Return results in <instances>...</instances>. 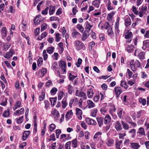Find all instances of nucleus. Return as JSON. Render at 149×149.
<instances>
[{
    "mask_svg": "<svg viewBox=\"0 0 149 149\" xmlns=\"http://www.w3.org/2000/svg\"><path fill=\"white\" fill-rule=\"evenodd\" d=\"M93 90L92 88H90L87 91V95L88 98H91L94 94Z\"/></svg>",
    "mask_w": 149,
    "mask_h": 149,
    "instance_id": "14",
    "label": "nucleus"
},
{
    "mask_svg": "<svg viewBox=\"0 0 149 149\" xmlns=\"http://www.w3.org/2000/svg\"><path fill=\"white\" fill-rule=\"evenodd\" d=\"M76 95L77 96L83 97V99L84 100L86 99V94L84 92H81L78 90H76Z\"/></svg>",
    "mask_w": 149,
    "mask_h": 149,
    "instance_id": "5",
    "label": "nucleus"
},
{
    "mask_svg": "<svg viewBox=\"0 0 149 149\" xmlns=\"http://www.w3.org/2000/svg\"><path fill=\"white\" fill-rule=\"evenodd\" d=\"M61 39V38L60 37V34L59 33H56L55 41L57 42H59L60 40Z\"/></svg>",
    "mask_w": 149,
    "mask_h": 149,
    "instance_id": "51",
    "label": "nucleus"
},
{
    "mask_svg": "<svg viewBox=\"0 0 149 149\" xmlns=\"http://www.w3.org/2000/svg\"><path fill=\"white\" fill-rule=\"evenodd\" d=\"M45 93L44 92H42V93L41 95L39 96L38 98L39 100L40 101H41L43 100L45 97Z\"/></svg>",
    "mask_w": 149,
    "mask_h": 149,
    "instance_id": "46",
    "label": "nucleus"
},
{
    "mask_svg": "<svg viewBox=\"0 0 149 149\" xmlns=\"http://www.w3.org/2000/svg\"><path fill=\"white\" fill-rule=\"evenodd\" d=\"M49 9L48 7H47L45 10L42 12V14L43 15H46L47 14L48 10Z\"/></svg>",
    "mask_w": 149,
    "mask_h": 149,
    "instance_id": "61",
    "label": "nucleus"
},
{
    "mask_svg": "<svg viewBox=\"0 0 149 149\" xmlns=\"http://www.w3.org/2000/svg\"><path fill=\"white\" fill-rule=\"evenodd\" d=\"M100 3V0H93V1L92 2V4L95 7L98 8Z\"/></svg>",
    "mask_w": 149,
    "mask_h": 149,
    "instance_id": "12",
    "label": "nucleus"
},
{
    "mask_svg": "<svg viewBox=\"0 0 149 149\" xmlns=\"http://www.w3.org/2000/svg\"><path fill=\"white\" fill-rule=\"evenodd\" d=\"M115 128L116 130L118 131H120L122 129L121 124L119 121H117L116 123Z\"/></svg>",
    "mask_w": 149,
    "mask_h": 149,
    "instance_id": "11",
    "label": "nucleus"
},
{
    "mask_svg": "<svg viewBox=\"0 0 149 149\" xmlns=\"http://www.w3.org/2000/svg\"><path fill=\"white\" fill-rule=\"evenodd\" d=\"M40 16V15L36 16V19L34 20V22L35 25H37L38 23H40L41 21L40 19H38L36 20L37 18H39Z\"/></svg>",
    "mask_w": 149,
    "mask_h": 149,
    "instance_id": "37",
    "label": "nucleus"
},
{
    "mask_svg": "<svg viewBox=\"0 0 149 149\" xmlns=\"http://www.w3.org/2000/svg\"><path fill=\"white\" fill-rule=\"evenodd\" d=\"M145 53L143 52H140L138 55V56L140 59H143L145 58Z\"/></svg>",
    "mask_w": 149,
    "mask_h": 149,
    "instance_id": "31",
    "label": "nucleus"
},
{
    "mask_svg": "<svg viewBox=\"0 0 149 149\" xmlns=\"http://www.w3.org/2000/svg\"><path fill=\"white\" fill-rule=\"evenodd\" d=\"M11 45L10 44L7 43L4 44L3 45V49L5 51H7L8 48L10 47Z\"/></svg>",
    "mask_w": 149,
    "mask_h": 149,
    "instance_id": "30",
    "label": "nucleus"
},
{
    "mask_svg": "<svg viewBox=\"0 0 149 149\" xmlns=\"http://www.w3.org/2000/svg\"><path fill=\"white\" fill-rule=\"evenodd\" d=\"M58 65L57 63L56 62H54L52 64V67L53 68L56 70V69H57V68Z\"/></svg>",
    "mask_w": 149,
    "mask_h": 149,
    "instance_id": "63",
    "label": "nucleus"
},
{
    "mask_svg": "<svg viewBox=\"0 0 149 149\" xmlns=\"http://www.w3.org/2000/svg\"><path fill=\"white\" fill-rule=\"evenodd\" d=\"M137 133H138L142 135H145L144 129L142 127H141L139 128Z\"/></svg>",
    "mask_w": 149,
    "mask_h": 149,
    "instance_id": "23",
    "label": "nucleus"
},
{
    "mask_svg": "<svg viewBox=\"0 0 149 149\" xmlns=\"http://www.w3.org/2000/svg\"><path fill=\"white\" fill-rule=\"evenodd\" d=\"M59 66L62 69V71L64 73L66 72V64L64 61L61 60L59 63Z\"/></svg>",
    "mask_w": 149,
    "mask_h": 149,
    "instance_id": "3",
    "label": "nucleus"
},
{
    "mask_svg": "<svg viewBox=\"0 0 149 149\" xmlns=\"http://www.w3.org/2000/svg\"><path fill=\"white\" fill-rule=\"evenodd\" d=\"M130 65L131 68L133 71H136L137 68H139L141 65L140 62L137 60H136L135 61L134 60H131Z\"/></svg>",
    "mask_w": 149,
    "mask_h": 149,
    "instance_id": "1",
    "label": "nucleus"
},
{
    "mask_svg": "<svg viewBox=\"0 0 149 149\" xmlns=\"http://www.w3.org/2000/svg\"><path fill=\"white\" fill-rule=\"evenodd\" d=\"M77 77V76H74L72 75L71 73L69 74V80L70 81L73 80L75 78Z\"/></svg>",
    "mask_w": 149,
    "mask_h": 149,
    "instance_id": "49",
    "label": "nucleus"
},
{
    "mask_svg": "<svg viewBox=\"0 0 149 149\" xmlns=\"http://www.w3.org/2000/svg\"><path fill=\"white\" fill-rule=\"evenodd\" d=\"M23 116H22L20 117L19 118H17L16 120L17 122V123L18 124H20L23 121Z\"/></svg>",
    "mask_w": 149,
    "mask_h": 149,
    "instance_id": "45",
    "label": "nucleus"
},
{
    "mask_svg": "<svg viewBox=\"0 0 149 149\" xmlns=\"http://www.w3.org/2000/svg\"><path fill=\"white\" fill-rule=\"evenodd\" d=\"M110 25L109 22H105L104 26V28L105 30H107L108 28H110Z\"/></svg>",
    "mask_w": 149,
    "mask_h": 149,
    "instance_id": "53",
    "label": "nucleus"
},
{
    "mask_svg": "<svg viewBox=\"0 0 149 149\" xmlns=\"http://www.w3.org/2000/svg\"><path fill=\"white\" fill-rule=\"evenodd\" d=\"M51 114L56 120H57L60 116L59 113L58 111L54 109L52 110Z\"/></svg>",
    "mask_w": 149,
    "mask_h": 149,
    "instance_id": "4",
    "label": "nucleus"
},
{
    "mask_svg": "<svg viewBox=\"0 0 149 149\" xmlns=\"http://www.w3.org/2000/svg\"><path fill=\"white\" fill-rule=\"evenodd\" d=\"M92 27V26L90 24H89L88 22H86V23L85 29L87 30L86 31H87L88 32H89L91 30V28Z\"/></svg>",
    "mask_w": 149,
    "mask_h": 149,
    "instance_id": "22",
    "label": "nucleus"
},
{
    "mask_svg": "<svg viewBox=\"0 0 149 149\" xmlns=\"http://www.w3.org/2000/svg\"><path fill=\"white\" fill-rule=\"evenodd\" d=\"M88 105L86 107H88L89 109H91L95 106L94 103H88Z\"/></svg>",
    "mask_w": 149,
    "mask_h": 149,
    "instance_id": "57",
    "label": "nucleus"
},
{
    "mask_svg": "<svg viewBox=\"0 0 149 149\" xmlns=\"http://www.w3.org/2000/svg\"><path fill=\"white\" fill-rule=\"evenodd\" d=\"M42 62L43 60L42 58H40L39 59H38L37 62L38 65L39 66H40L41 64H42Z\"/></svg>",
    "mask_w": 149,
    "mask_h": 149,
    "instance_id": "59",
    "label": "nucleus"
},
{
    "mask_svg": "<svg viewBox=\"0 0 149 149\" xmlns=\"http://www.w3.org/2000/svg\"><path fill=\"white\" fill-rule=\"evenodd\" d=\"M67 89L68 93L70 94H72L74 91L73 87L71 85H69L67 86Z\"/></svg>",
    "mask_w": 149,
    "mask_h": 149,
    "instance_id": "26",
    "label": "nucleus"
},
{
    "mask_svg": "<svg viewBox=\"0 0 149 149\" xmlns=\"http://www.w3.org/2000/svg\"><path fill=\"white\" fill-rule=\"evenodd\" d=\"M72 146L74 148H76L77 147V141L76 139L73 140L72 141Z\"/></svg>",
    "mask_w": 149,
    "mask_h": 149,
    "instance_id": "27",
    "label": "nucleus"
},
{
    "mask_svg": "<svg viewBox=\"0 0 149 149\" xmlns=\"http://www.w3.org/2000/svg\"><path fill=\"white\" fill-rule=\"evenodd\" d=\"M60 139H61L63 141H65L67 140L66 135L65 134H62L61 136Z\"/></svg>",
    "mask_w": 149,
    "mask_h": 149,
    "instance_id": "42",
    "label": "nucleus"
},
{
    "mask_svg": "<svg viewBox=\"0 0 149 149\" xmlns=\"http://www.w3.org/2000/svg\"><path fill=\"white\" fill-rule=\"evenodd\" d=\"M14 54H15L14 50L13 49H10L8 52H6L4 57L7 58H9L12 57Z\"/></svg>",
    "mask_w": 149,
    "mask_h": 149,
    "instance_id": "6",
    "label": "nucleus"
},
{
    "mask_svg": "<svg viewBox=\"0 0 149 149\" xmlns=\"http://www.w3.org/2000/svg\"><path fill=\"white\" fill-rule=\"evenodd\" d=\"M132 11L135 14H138V11L137 10L136 8L134 6H132Z\"/></svg>",
    "mask_w": 149,
    "mask_h": 149,
    "instance_id": "64",
    "label": "nucleus"
},
{
    "mask_svg": "<svg viewBox=\"0 0 149 149\" xmlns=\"http://www.w3.org/2000/svg\"><path fill=\"white\" fill-rule=\"evenodd\" d=\"M47 25L46 24H43L41 26V31H42L45 30L46 29V28L47 27Z\"/></svg>",
    "mask_w": 149,
    "mask_h": 149,
    "instance_id": "62",
    "label": "nucleus"
},
{
    "mask_svg": "<svg viewBox=\"0 0 149 149\" xmlns=\"http://www.w3.org/2000/svg\"><path fill=\"white\" fill-rule=\"evenodd\" d=\"M74 44L75 49L78 51L80 50L81 49L84 50L85 49L84 44L78 40L74 41Z\"/></svg>",
    "mask_w": 149,
    "mask_h": 149,
    "instance_id": "2",
    "label": "nucleus"
},
{
    "mask_svg": "<svg viewBox=\"0 0 149 149\" xmlns=\"http://www.w3.org/2000/svg\"><path fill=\"white\" fill-rule=\"evenodd\" d=\"M122 141L121 140L117 141L116 142V146L117 149H120V146L122 143Z\"/></svg>",
    "mask_w": 149,
    "mask_h": 149,
    "instance_id": "33",
    "label": "nucleus"
},
{
    "mask_svg": "<svg viewBox=\"0 0 149 149\" xmlns=\"http://www.w3.org/2000/svg\"><path fill=\"white\" fill-rule=\"evenodd\" d=\"M71 143V141H68L66 143L65 147L66 149H70V145Z\"/></svg>",
    "mask_w": 149,
    "mask_h": 149,
    "instance_id": "58",
    "label": "nucleus"
},
{
    "mask_svg": "<svg viewBox=\"0 0 149 149\" xmlns=\"http://www.w3.org/2000/svg\"><path fill=\"white\" fill-rule=\"evenodd\" d=\"M107 32L108 35L109 36H111L113 34L112 29L111 27L109 28Z\"/></svg>",
    "mask_w": 149,
    "mask_h": 149,
    "instance_id": "56",
    "label": "nucleus"
},
{
    "mask_svg": "<svg viewBox=\"0 0 149 149\" xmlns=\"http://www.w3.org/2000/svg\"><path fill=\"white\" fill-rule=\"evenodd\" d=\"M125 21V24L127 27L131 23L130 18L128 16L126 17Z\"/></svg>",
    "mask_w": 149,
    "mask_h": 149,
    "instance_id": "13",
    "label": "nucleus"
},
{
    "mask_svg": "<svg viewBox=\"0 0 149 149\" xmlns=\"http://www.w3.org/2000/svg\"><path fill=\"white\" fill-rule=\"evenodd\" d=\"M82 61V60L81 58H79L77 62L76 63V65L77 67H79L81 64Z\"/></svg>",
    "mask_w": 149,
    "mask_h": 149,
    "instance_id": "52",
    "label": "nucleus"
},
{
    "mask_svg": "<svg viewBox=\"0 0 149 149\" xmlns=\"http://www.w3.org/2000/svg\"><path fill=\"white\" fill-rule=\"evenodd\" d=\"M132 36V33L131 32H128L125 35V38L127 39H130Z\"/></svg>",
    "mask_w": 149,
    "mask_h": 149,
    "instance_id": "41",
    "label": "nucleus"
},
{
    "mask_svg": "<svg viewBox=\"0 0 149 149\" xmlns=\"http://www.w3.org/2000/svg\"><path fill=\"white\" fill-rule=\"evenodd\" d=\"M80 33L77 31L76 29L74 28L72 29V35L74 38H76V35H79Z\"/></svg>",
    "mask_w": 149,
    "mask_h": 149,
    "instance_id": "28",
    "label": "nucleus"
},
{
    "mask_svg": "<svg viewBox=\"0 0 149 149\" xmlns=\"http://www.w3.org/2000/svg\"><path fill=\"white\" fill-rule=\"evenodd\" d=\"M131 146L133 149H138L140 146L139 144L137 143H131Z\"/></svg>",
    "mask_w": 149,
    "mask_h": 149,
    "instance_id": "19",
    "label": "nucleus"
},
{
    "mask_svg": "<svg viewBox=\"0 0 149 149\" xmlns=\"http://www.w3.org/2000/svg\"><path fill=\"white\" fill-rule=\"evenodd\" d=\"M28 131H25L23 134L22 138L23 140H25L28 137Z\"/></svg>",
    "mask_w": 149,
    "mask_h": 149,
    "instance_id": "35",
    "label": "nucleus"
},
{
    "mask_svg": "<svg viewBox=\"0 0 149 149\" xmlns=\"http://www.w3.org/2000/svg\"><path fill=\"white\" fill-rule=\"evenodd\" d=\"M61 133V131L60 130L57 129L56 130V137L57 138H58L59 135Z\"/></svg>",
    "mask_w": 149,
    "mask_h": 149,
    "instance_id": "60",
    "label": "nucleus"
},
{
    "mask_svg": "<svg viewBox=\"0 0 149 149\" xmlns=\"http://www.w3.org/2000/svg\"><path fill=\"white\" fill-rule=\"evenodd\" d=\"M134 47L133 45H129L126 48L127 51L129 53L131 52L134 50Z\"/></svg>",
    "mask_w": 149,
    "mask_h": 149,
    "instance_id": "15",
    "label": "nucleus"
},
{
    "mask_svg": "<svg viewBox=\"0 0 149 149\" xmlns=\"http://www.w3.org/2000/svg\"><path fill=\"white\" fill-rule=\"evenodd\" d=\"M54 49V47H49L47 50V52L49 54H52L53 52Z\"/></svg>",
    "mask_w": 149,
    "mask_h": 149,
    "instance_id": "40",
    "label": "nucleus"
},
{
    "mask_svg": "<svg viewBox=\"0 0 149 149\" xmlns=\"http://www.w3.org/2000/svg\"><path fill=\"white\" fill-rule=\"evenodd\" d=\"M104 123L105 124L109 123L111 120V118L109 115H107L104 118Z\"/></svg>",
    "mask_w": 149,
    "mask_h": 149,
    "instance_id": "18",
    "label": "nucleus"
},
{
    "mask_svg": "<svg viewBox=\"0 0 149 149\" xmlns=\"http://www.w3.org/2000/svg\"><path fill=\"white\" fill-rule=\"evenodd\" d=\"M24 109L21 108L20 110H18L14 112L15 114L17 115H19L24 113Z\"/></svg>",
    "mask_w": 149,
    "mask_h": 149,
    "instance_id": "25",
    "label": "nucleus"
},
{
    "mask_svg": "<svg viewBox=\"0 0 149 149\" xmlns=\"http://www.w3.org/2000/svg\"><path fill=\"white\" fill-rule=\"evenodd\" d=\"M9 115V111H5L3 112V116L4 117H8Z\"/></svg>",
    "mask_w": 149,
    "mask_h": 149,
    "instance_id": "54",
    "label": "nucleus"
},
{
    "mask_svg": "<svg viewBox=\"0 0 149 149\" xmlns=\"http://www.w3.org/2000/svg\"><path fill=\"white\" fill-rule=\"evenodd\" d=\"M121 123L123 126V128L125 130H128L129 128L128 125L123 121H121Z\"/></svg>",
    "mask_w": 149,
    "mask_h": 149,
    "instance_id": "36",
    "label": "nucleus"
},
{
    "mask_svg": "<svg viewBox=\"0 0 149 149\" xmlns=\"http://www.w3.org/2000/svg\"><path fill=\"white\" fill-rule=\"evenodd\" d=\"M114 143V141L113 139L111 138H108L106 140V143L108 146H111L113 145Z\"/></svg>",
    "mask_w": 149,
    "mask_h": 149,
    "instance_id": "7",
    "label": "nucleus"
},
{
    "mask_svg": "<svg viewBox=\"0 0 149 149\" xmlns=\"http://www.w3.org/2000/svg\"><path fill=\"white\" fill-rule=\"evenodd\" d=\"M146 47H149V40H144L143 42L142 49L144 50Z\"/></svg>",
    "mask_w": 149,
    "mask_h": 149,
    "instance_id": "16",
    "label": "nucleus"
},
{
    "mask_svg": "<svg viewBox=\"0 0 149 149\" xmlns=\"http://www.w3.org/2000/svg\"><path fill=\"white\" fill-rule=\"evenodd\" d=\"M27 26V23L23 20L22 21V23L20 25L19 28H20L23 31H25L26 30Z\"/></svg>",
    "mask_w": 149,
    "mask_h": 149,
    "instance_id": "9",
    "label": "nucleus"
},
{
    "mask_svg": "<svg viewBox=\"0 0 149 149\" xmlns=\"http://www.w3.org/2000/svg\"><path fill=\"white\" fill-rule=\"evenodd\" d=\"M89 32H88L87 31H85L84 32V34L82 40L83 41H84L86 40V39L87 38L89 35Z\"/></svg>",
    "mask_w": 149,
    "mask_h": 149,
    "instance_id": "20",
    "label": "nucleus"
},
{
    "mask_svg": "<svg viewBox=\"0 0 149 149\" xmlns=\"http://www.w3.org/2000/svg\"><path fill=\"white\" fill-rule=\"evenodd\" d=\"M96 119L99 126L101 127V125L103 124V121L104 120V118L101 117H97L96 118Z\"/></svg>",
    "mask_w": 149,
    "mask_h": 149,
    "instance_id": "17",
    "label": "nucleus"
},
{
    "mask_svg": "<svg viewBox=\"0 0 149 149\" xmlns=\"http://www.w3.org/2000/svg\"><path fill=\"white\" fill-rule=\"evenodd\" d=\"M110 106L111 108H110V110L111 111H113L114 112L115 111H116V109L114 104L111 103V104L110 105Z\"/></svg>",
    "mask_w": 149,
    "mask_h": 149,
    "instance_id": "55",
    "label": "nucleus"
},
{
    "mask_svg": "<svg viewBox=\"0 0 149 149\" xmlns=\"http://www.w3.org/2000/svg\"><path fill=\"white\" fill-rule=\"evenodd\" d=\"M76 114L79 120L82 119V111L80 109L77 108L76 109Z\"/></svg>",
    "mask_w": 149,
    "mask_h": 149,
    "instance_id": "8",
    "label": "nucleus"
},
{
    "mask_svg": "<svg viewBox=\"0 0 149 149\" xmlns=\"http://www.w3.org/2000/svg\"><path fill=\"white\" fill-rule=\"evenodd\" d=\"M49 14L50 15H51L53 14L55 10V6H51L49 7Z\"/></svg>",
    "mask_w": 149,
    "mask_h": 149,
    "instance_id": "24",
    "label": "nucleus"
},
{
    "mask_svg": "<svg viewBox=\"0 0 149 149\" xmlns=\"http://www.w3.org/2000/svg\"><path fill=\"white\" fill-rule=\"evenodd\" d=\"M57 91V88L53 87L51 90L50 92L52 94L54 95L56 93Z\"/></svg>",
    "mask_w": 149,
    "mask_h": 149,
    "instance_id": "50",
    "label": "nucleus"
},
{
    "mask_svg": "<svg viewBox=\"0 0 149 149\" xmlns=\"http://www.w3.org/2000/svg\"><path fill=\"white\" fill-rule=\"evenodd\" d=\"M116 96L117 97L119 96V95L122 93V90L120 87H116L114 89Z\"/></svg>",
    "mask_w": 149,
    "mask_h": 149,
    "instance_id": "10",
    "label": "nucleus"
},
{
    "mask_svg": "<svg viewBox=\"0 0 149 149\" xmlns=\"http://www.w3.org/2000/svg\"><path fill=\"white\" fill-rule=\"evenodd\" d=\"M73 114V113L72 111V110H70L66 113L65 116V118L68 119H70V118L72 117Z\"/></svg>",
    "mask_w": 149,
    "mask_h": 149,
    "instance_id": "21",
    "label": "nucleus"
},
{
    "mask_svg": "<svg viewBox=\"0 0 149 149\" xmlns=\"http://www.w3.org/2000/svg\"><path fill=\"white\" fill-rule=\"evenodd\" d=\"M77 28L81 32H83L84 31V28L82 25L81 24H78L77 25Z\"/></svg>",
    "mask_w": 149,
    "mask_h": 149,
    "instance_id": "34",
    "label": "nucleus"
},
{
    "mask_svg": "<svg viewBox=\"0 0 149 149\" xmlns=\"http://www.w3.org/2000/svg\"><path fill=\"white\" fill-rule=\"evenodd\" d=\"M43 56L44 60L45 61L47 58L48 55L46 53V51L45 49L44 50L43 52Z\"/></svg>",
    "mask_w": 149,
    "mask_h": 149,
    "instance_id": "39",
    "label": "nucleus"
},
{
    "mask_svg": "<svg viewBox=\"0 0 149 149\" xmlns=\"http://www.w3.org/2000/svg\"><path fill=\"white\" fill-rule=\"evenodd\" d=\"M97 112V109H95L93 110L91 112V116L93 117H95L96 115Z\"/></svg>",
    "mask_w": 149,
    "mask_h": 149,
    "instance_id": "43",
    "label": "nucleus"
},
{
    "mask_svg": "<svg viewBox=\"0 0 149 149\" xmlns=\"http://www.w3.org/2000/svg\"><path fill=\"white\" fill-rule=\"evenodd\" d=\"M146 11L141 9L139 12V16L142 17L146 14Z\"/></svg>",
    "mask_w": 149,
    "mask_h": 149,
    "instance_id": "44",
    "label": "nucleus"
},
{
    "mask_svg": "<svg viewBox=\"0 0 149 149\" xmlns=\"http://www.w3.org/2000/svg\"><path fill=\"white\" fill-rule=\"evenodd\" d=\"M1 34L4 37H6V36L7 35V33L6 27H3L1 31Z\"/></svg>",
    "mask_w": 149,
    "mask_h": 149,
    "instance_id": "29",
    "label": "nucleus"
},
{
    "mask_svg": "<svg viewBox=\"0 0 149 149\" xmlns=\"http://www.w3.org/2000/svg\"><path fill=\"white\" fill-rule=\"evenodd\" d=\"M102 134V133L100 132H96V133L94 135L93 139L95 141V139H96L98 137V136Z\"/></svg>",
    "mask_w": 149,
    "mask_h": 149,
    "instance_id": "47",
    "label": "nucleus"
},
{
    "mask_svg": "<svg viewBox=\"0 0 149 149\" xmlns=\"http://www.w3.org/2000/svg\"><path fill=\"white\" fill-rule=\"evenodd\" d=\"M120 85L121 86L124 87L125 89H127L128 87L127 85L126 82L123 81H121Z\"/></svg>",
    "mask_w": 149,
    "mask_h": 149,
    "instance_id": "38",
    "label": "nucleus"
},
{
    "mask_svg": "<svg viewBox=\"0 0 149 149\" xmlns=\"http://www.w3.org/2000/svg\"><path fill=\"white\" fill-rule=\"evenodd\" d=\"M136 130L134 129H132L129 132V133L131 134V137L134 138L136 134Z\"/></svg>",
    "mask_w": 149,
    "mask_h": 149,
    "instance_id": "32",
    "label": "nucleus"
},
{
    "mask_svg": "<svg viewBox=\"0 0 149 149\" xmlns=\"http://www.w3.org/2000/svg\"><path fill=\"white\" fill-rule=\"evenodd\" d=\"M56 127L55 125L54 124H52L49 126V130L50 131H53Z\"/></svg>",
    "mask_w": 149,
    "mask_h": 149,
    "instance_id": "48",
    "label": "nucleus"
}]
</instances>
